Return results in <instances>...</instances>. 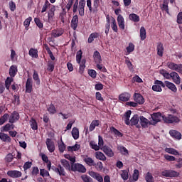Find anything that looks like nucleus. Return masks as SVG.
<instances>
[{
  "label": "nucleus",
  "mask_w": 182,
  "mask_h": 182,
  "mask_svg": "<svg viewBox=\"0 0 182 182\" xmlns=\"http://www.w3.org/2000/svg\"><path fill=\"white\" fill-rule=\"evenodd\" d=\"M73 6V13L75 14L77 11H78V14L80 16L82 17L85 15L84 8L85 7V0H68L67 2V5H65V9L67 11H70L71 7Z\"/></svg>",
  "instance_id": "obj_1"
},
{
  "label": "nucleus",
  "mask_w": 182,
  "mask_h": 182,
  "mask_svg": "<svg viewBox=\"0 0 182 182\" xmlns=\"http://www.w3.org/2000/svg\"><path fill=\"white\" fill-rule=\"evenodd\" d=\"M130 115H132V111L130 110L124 113V123L126 125L132 127L136 126V128L140 129V125L139 124V122H140V117H139L138 114H134V116L130 119Z\"/></svg>",
  "instance_id": "obj_2"
},
{
  "label": "nucleus",
  "mask_w": 182,
  "mask_h": 182,
  "mask_svg": "<svg viewBox=\"0 0 182 182\" xmlns=\"http://www.w3.org/2000/svg\"><path fill=\"white\" fill-rule=\"evenodd\" d=\"M117 24H116V20L112 17L110 19L109 15L106 16V24L105 25V33L106 36L109 33V29L112 28L113 32L117 33Z\"/></svg>",
  "instance_id": "obj_3"
},
{
  "label": "nucleus",
  "mask_w": 182,
  "mask_h": 182,
  "mask_svg": "<svg viewBox=\"0 0 182 182\" xmlns=\"http://www.w3.org/2000/svg\"><path fill=\"white\" fill-rule=\"evenodd\" d=\"M48 164L47 167L48 170L50 171L53 170L55 174L58 175L59 176H65V171H64V168L61 166V165H57L56 166H53L51 162H46Z\"/></svg>",
  "instance_id": "obj_4"
},
{
  "label": "nucleus",
  "mask_w": 182,
  "mask_h": 182,
  "mask_svg": "<svg viewBox=\"0 0 182 182\" xmlns=\"http://www.w3.org/2000/svg\"><path fill=\"white\" fill-rule=\"evenodd\" d=\"M162 120L168 124H176L181 122V119L177 116L173 114H167L162 116Z\"/></svg>",
  "instance_id": "obj_5"
},
{
  "label": "nucleus",
  "mask_w": 182,
  "mask_h": 182,
  "mask_svg": "<svg viewBox=\"0 0 182 182\" xmlns=\"http://www.w3.org/2000/svg\"><path fill=\"white\" fill-rule=\"evenodd\" d=\"M70 169H71V171L73 172H78L81 173H85V172H87L85 166L80 164H71Z\"/></svg>",
  "instance_id": "obj_6"
},
{
  "label": "nucleus",
  "mask_w": 182,
  "mask_h": 182,
  "mask_svg": "<svg viewBox=\"0 0 182 182\" xmlns=\"http://www.w3.org/2000/svg\"><path fill=\"white\" fill-rule=\"evenodd\" d=\"M161 175L165 178H177L179 176V172L173 170H165L161 173Z\"/></svg>",
  "instance_id": "obj_7"
},
{
  "label": "nucleus",
  "mask_w": 182,
  "mask_h": 182,
  "mask_svg": "<svg viewBox=\"0 0 182 182\" xmlns=\"http://www.w3.org/2000/svg\"><path fill=\"white\" fill-rule=\"evenodd\" d=\"M161 87L164 88V82L159 80H156L154 81V85H152L151 90L154 92H162Z\"/></svg>",
  "instance_id": "obj_8"
},
{
  "label": "nucleus",
  "mask_w": 182,
  "mask_h": 182,
  "mask_svg": "<svg viewBox=\"0 0 182 182\" xmlns=\"http://www.w3.org/2000/svg\"><path fill=\"white\" fill-rule=\"evenodd\" d=\"M139 123H140V124H139L140 125V128L143 127L144 129L148 128V125L155 126V124H156V123L152 124V121H149L147 118L143 116H140V122H139Z\"/></svg>",
  "instance_id": "obj_9"
},
{
  "label": "nucleus",
  "mask_w": 182,
  "mask_h": 182,
  "mask_svg": "<svg viewBox=\"0 0 182 182\" xmlns=\"http://www.w3.org/2000/svg\"><path fill=\"white\" fill-rule=\"evenodd\" d=\"M166 65L168 66V68L182 74V64H176L174 63L169 62Z\"/></svg>",
  "instance_id": "obj_10"
},
{
  "label": "nucleus",
  "mask_w": 182,
  "mask_h": 182,
  "mask_svg": "<svg viewBox=\"0 0 182 182\" xmlns=\"http://www.w3.org/2000/svg\"><path fill=\"white\" fill-rule=\"evenodd\" d=\"M162 114L161 112H154L151 114V120L152 122V124H155L161 122V118H162Z\"/></svg>",
  "instance_id": "obj_11"
},
{
  "label": "nucleus",
  "mask_w": 182,
  "mask_h": 182,
  "mask_svg": "<svg viewBox=\"0 0 182 182\" xmlns=\"http://www.w3.org/2000/svg\"><path fill=\"white\" fill-rule=\"evenodd\" d=\"M56 11V7L53 6L50 8V10L48 12V18H43L45 22L50 23L53 21V17H55V11Z\"/></svg>",
  "instance_id": "obj_12"
},
{
  "label": "nucleus",
  "mask_w": 182,
  "mask_h": 182,
  "mask_svg": "<svg viewBox=\"0 0 182 182\" xmlns=\"http://www.w3.org/2000/svg\"><path fill=\"white\" fill-rule=\"evenodd\" d=\"M9 119L10 124H14L19 119V114L16 111H14L11 112V114H9Z\"/></svg>",
  "instance_id": "obj_13"
},
{
  "label": "nucleus",
  "mask_w": 182,
  "mask_h": 182,
  "mask_svg": "<svg viewBox=\"0 0 182 182\" xmlns=\"http://www.w3.org/2000/svg\"><path fill=\"white\" fill-rule=\"evenodd\" d=\"M7 176L10 178H21V176H22V173L16 170L9 171H7Z\"/></svg>",
  "instance_id": "obj_14"
},
{
  "label": "nucleus",
  "mask_w": 182,
  "mask_h": 182,
  "mask_svg": "<svg viewBox=\"0 0 182 182\" xmlns=\"http://www.w3.org/2000/svg\"><path fill=\"white\" fill-rule=\"evenodd\" d=\"M46 146L50 153L55 152V142L50 139H46Z\"/></svg>",
  "instance_id": "obj_15"
},
{
  "label": "nucleus",
  "mask_w": 182,
  "mask_h": 182,
  "mask_svg": "<svg viewBox=\"0 0 182 182\" xmlns=\"http://www.w3.org/2000/svg\"><path fill=\"white\" fill-rule=\"evenodd\" d=\"M89 175L90 176H91V178L97 180V181L98 182H102L104 180V177L102 178L99 173L95 171H90Z\"/></svg>",
  "instance_id": "obj_16"
},
{
  "label": "nucleus",
  "mask_w": 182,
  "mask_h": 182,
  "mask_svg": "<svg viewBox=\"0 0 182 182\" xmlns=\"http://www.w3.org/2000/svg\"><path fill=\"white\" fill-rule=\"evenodd\" d=\"M164 87H166L168 89H169L171 91L175 93L178 91V88H176V86L175 85V84L169 81H165V82H164Z\"/></svg>",
  "instance_id": "obj_17"
},
{
  "label": "nucleus",
  "mask_w": 182,
  "mask_h": 182,
  "mask_svg": "<svg viewBox=\"0 0 182 182\" xmlns=\"http://www.w3.org/2000/svg\"><path fill=\"white\" fill-rule=\"evenodd\" d=\"M70 26L71 28H73V30H77V27L78 26V16H73V18L71 19V23L70 24Z\"/></svg>",
  "instance_id": "obj_18"
},
{
  "label": "nucleus",
  "mask_w": 182,
  "mask_h": 182,
  "mask_svg": "<svg viewBox=\"0 0 182 182\" xmlns=\"http://www.w3.org/2000/svg\"><path fill=\"white\" fill-rule=\"evenodd\" d=\"M161 75L165 77V79H171V77L173 76H178L179 75L176 72H172L171 73H168L166 72V70H162L161 71Z\"/></svg>",
  "instance_id": "obj_19"
},
{
  "label": "nucleus",
  "mask_w": 182,
  "mask_h": 182,
  "mask_svg": "<svg viewBox=\"0 0 182 182\" xmlns=\"http://www.w3.org/2000/svg\"><path fill=\"white\" fill-rule=\"evenodd\" d=\"M63 33H64V30L63 28H55L52 31V37L57 38L61 36Z\"/></svg>",
  "instance_id": "obj_20"
},
{
  "label": "nucleus",
  "mask_w": 182,
  "mask_h": 182,
  "mask_svg": "<svg viewBox=\"0 0 182 182\" xmlns=\"http://www.w3.org/2000/svg\"><path fill=\"white\" fill-rule=\"evenodd\" d=\"M102 151L103 153H105V155H106V156L107 157H113L114 156V153L113 151H112V149H110V147L107 146V145H105V146H103L102 149Z\"/></svg>",
  "instance_id": "obj_21"
},
{
  "label": "nucleus",
  "mask_w": 182,
  "mask_h": 182,
  "mask_svg": "<svg viewBox=\"0 0 182 182\" xmlns=\"http://www.w3.org/2000/svg\"><path fill=\"white\" fill-rule=\"evenodd\" d=\"M169 135H171V136H172V138L178 139V140H181L182 139V134H181V132L176 131V130H170L169 131Z\"/></svg>",
  "instance_id": "obj_22"
},
{
  "label": "nucleus",
  "mask_w": 182,
  "mask_h": 182,
  "mask_svg": "<svg viewBox=\"0 0 182 182\" xmlns=\"http://www.w3.org/2000/svg\"><path fill=\"white\" fill-rule=\"evenodd\" d=\"M131 95L129 92H123L119 95V100L120 102H129Z\"/></svg>",
  "instance_id": "obj_23"
},
{
  "label": "nucleus",
  "mask_w": 182,
  "mask_h": 182,
  "mask_svg": "<svg viewBox=\"0 0 182 182\" xmlns=\"http://www.w3.org/2000/svg\"><path fill=\"white\" fill-rule=\"evenodd\" d=\"M25 92H32V78H28L26 80V83L25 84Z\"/></svg>",
  "instance_id": "obj_24"
},
{
  "label": "nucleus",
  "mask_w": 182,
  "mask_h": 182,
  "mask_svg": "<svg viewBox=\"0 0 182 182\" xmlns=\"http://www.w3.org/2000/svg\"><path fill=\"white\" fill-rule=\"evenodd\" d=\"M156 55L161 58L164 55V46L162 43H156Z\"/></svg>",
  "instance_id": "obj_25"
},
{
  "label": "nucleus",
  "mask_w": 182,
  "mask_h": 182,
  "mask_svg": "<svg viewBox=\"0 0 182 182\" xmlns=\"http://www.w3.org/2000/svg\"><path fill=\"white\" fill-rule=\"evenodd\" d=\"M134 102L139 105H144V98L143 97V95L139 93L134 94Z\"/></svg>",
  "instance_id": "obj_26"
},
{
  "label": "nucleus",
  "mask_w": 182,
  "mask_h": 182,
  "mask_svg": "<svg viewBox=\"0 0 182 182\" xmlns=\"http://www.w3.org/2000/svg\"><path fill=\"white\" fill-rule=\"evenodd\" d=\"M117 26L120 29L124 30V18L122 15L117 16Z\"/></svg>",
  "instance_id": "obj_27"
},
{
  "label": "nucleus",
  "mask_w": 182,
  "mask_h": 182,
  "mask_svg": "<svg viewBox=\"0 0 182 182\" xmlns=\"http://www.w3.org/2000/svg\"><path fill=\"white\" fill-rule=\"evenodd\" d=\"M90 147H91L92 149L97 151H100V149H102L105 146H100V144H97L95 141H90Z\"/></svg>",
  "instance_id": "obj_28"
},
{
  "label": "nucleus",
  "mask_w": 182,
  "mask_h": 182,
  "mask_svg": "<svg viewBox=\"0 0 182 182\" xmlns=\"http://www.w3.org/2000/svg\"><path fill=\"white\" fill-rule=\"evenodd\" d=\"M16 73H18V68L16 65H11L9 70L10 77H15V75H16Z\"/></svg>",
  "instance_id": "obj_29"
},
{
  "label": "nucleus",
  "mask_w": 182,
  "mask_h": 182,
  "mask_svg": "<svg viewBox=\"0 0 182 182\" xmlns=\"http://www.w3.org/2000/svg\"><path fill=\"white\" fill-rule=\"evenodd\" d=\"M32 78L33 79V81H35V83L36 84V85L38 86L41 85V80L39 79V75L38 74V72H36V70H33Z\"/></svg>",
  "instance_id": "obj_30"
},
{
  "label": "nucleus",
  "mask_w": 182,
  "mask_h": 182,
  "mask_svg": "<svg viewBox=\"0 0 182 182\" xmlns=\"http://www.w3.org/2000/svg\"><path fill=\"white\" fill-rule=\"evenodd\" d=\"M100 37V33H92L90 35V37H88V43H92L94 42L95 39L98 38Z\"/></svg>",
  "instance_id": "obj_31"
},
{
  "label": "nucleus",
  "mask_w": 182,
  "mask_h": 182,
  "mask_svg": "<svg viewBox=\"0 0 182 182\" xmlns=\"http://www.w3.org/2000/svg\"><path fill=\"white\" fill-rule=\"evenodd\" d=\"M129 19L133 22L137 23L140 21V16L136 14H130V15H129Z\"/></svg>",
  "instance_id": "obj_32"
},
{
  "label": "nucleus",
  "mask_w": 182,
  "mask_h": 182,
  "mask_svg": "<svg viewBox=\"0 0 182 182\" xmlns=\"http://www.w3.org/2000/svg\"><path fill=\"white\" fill-rule=\"evenodd\" d=\"M71 135L73 136L74 140L78 139V138L80 137V132L78 131V129L76 127L73 128V130L71 131Z\"/></svg>",
  "instance_id": "obj_33"
},
{
  "label": "nucleus",
  "mask_w": 182,
  "mask_h": 182,
  "mask_svg": "<svg viewBox=\"0 0 182 182\" xmlns=\"http://www.w3.org/2000/svg\"><path fill=\"white\" fill-rule=\"evenodd\" d=\"M165 152L171 154L173 156L179 155V152L173 148H165Z\"/></svg>",
  "instance_id": "obj_34"
},
{
  "label": "nucleus",
  "mask_w": 182,
  "mask_h": 182,
  "mask_svg": "<svg viewBox=\"0 0 182 182\" xmlns=\"http://www.w3.org/2000/svg\"><path fill=\"white\" fill-rule=\"evenodd\" d=\"M0 139L4 142H11V137L3 132H0Z\"/></svg>",
  "instance_id": "obj_35"
},
{
  "label": "nucleus",
  "mask_w": 182,
  "mask_h": 182,
  "mask_svg": "<svg viewBox=\"0 0 182 182\" xmlns=\"http://www.w3.org/2000/svg\"><path fill=\"white\" fill-rule=\"evenodd\" d=\"M43 48H45V50H46V52H48L50 60H55V55H53V53H52V50H50V48H49L48 44H43Z\"/></svg>",
  "instance_id": "obj_36"
},
{
  "label": "nucleus",
  "mask_w": 182,
  "mask_h": 182,
  "mask_svg": "<svg viewBox=\"0 0 182 182\" xmlns=\"http://www.w3.org/2000/svg\"><path fill=\"white\" fill-rule=\"evenodd\" d=\"M117 150H119V151H120V154H122V155L123 156L129 155V150H127V149H126V147L123 146H117Z\"/></svg>",
  "instance_id": "obj_37"
},
{
  "label": "nucleus",
  "mask_w": 182,
  "mask_h": 182,
  "mask_svg": "<svg viewBox=\"0 0 182 182\" xmlns=\"http://www.w3.org/2000/svg\"><path fill=\"white\" fill-rule=\"evenodd\" d=\"M94 61H95V63L97 64L102 63V58H100V53L99 51L94 52Z\"/></svg>",
  "instance_id": "obj_38"
},
{
  "label": "nucleus",
  "mask_w": 182,
  "mask_h": 182,
  "mask_svg": "<svg viewBox=\"0 0 182 182\" xmlns=\"http://www.w3.org/2000/svg\"><path fill=\"white\" fill-rule=\"evenodd\" d=\"M100 127V120H94L90 124V132H92L95 129V127Z\"/></svg>",
  "instance_id": "obj_39"
},
{
  "label": "nucleus",
  "mask_w": 182,
  "mask_h": 182,
  "mask_svg": "<svg viewBox=\"0 0 182 182\" xmlns=\"http://www.w3.org/2000/svg\"><path fill=\"white\" fill-rule=\"evenodd\" d=\"M84 162L87 164V165L90 166H95V161L92 159V158H90L88 156L84 158Z\"/></svg>",
  "instance_id": "obj_40"
},
{
  "label": "nucleus",
  "mask_w": 182,
  "mask_h": 182,
  "mask_svg": "<svg viewBox=\"0 0 182 182\" xmlns=\"http://www.w3.org/2000/svg\"><path fill=\"white\" fill-rule=\"evenodd\" d=\"M109 130H110V132H112V133H113V134L116 135L117 137L123 136V134H122V132H120L119 130H117L114 127H110Z\"/></svg>",
  "instance_id": "obj_41"
},
{
  "label": "nucleus",
  "mask_w": 182,
  "mask_h": 182,
  "mask_svg": "<svg viewBox=\"0 0 182 182\" xmlns=\"http://www.w3.org/2000/svg\"><path fill=\"white\" fill-rule=\"evenodd\" d=\"M48 112L50 114H55L56 112H58V110H56L55 105L50 104V105H49V107H48Z\"/></svg>",
  "instance_id": "obj_42"
},
{
  "label": "nucleus",
  "mask_w": 182,
  "mask_h": 182,
  "mask_svg": "<svg viewBox=\"0 0 182 182\" xmlns=\"http://www.w3.org/2000/svg\"><path fill=\"white\" fill-rule=\"evenodd\" d=\"M41 172V170L37 166L32 167V170L31 171V176L36 177L37 176L39 173Z\"/></svg>",
  "instance_id": "obj_43"
},
{
  "label": "nucleus",
  "mask_w": 182,
  "mask_h": 182,
  "mask_svg": "<svg viewBox=\"0 0 182 182\" xmlns=\"http://www.w3.org/2000/svg\"><path fill=\"white\" fill-rule=\"evenodd\" d=\"M95 158H97V159L102 161H106V156H105L103 153H102L100 151H97V153H95Z\"/></svg>",
  "instance_id": "obj_44"
},
{
  "label": "nucleus",
  "mask_w": 182,
  "mask_h": 182,
  "mask_svg": "<svg viewBox=\"0 0 182 182\" xmlns=\"http://www.w3.org/2000/svg\"><path fill=\"white\" fill-rule=\"evenodd\" d=\"M30 125H31V129H32V130L36 131L38 130V123L36 122V120H35V119H31L30 121Z\"/></svg>",
  "instance_id": "obj_45"
},
{
  "label": "nucleus",
  "mask_w": 182,
  "mask_h": 182,
  "mask_svg": "<svg viewBox=\"0 0 182 182\" xmlns=\"http://www.w3.org/2000/svg\"><path fill=\"white\" fill-rule=\"evenodd\" d=\"M80 144H75L73 146H68L67 151L70 152L77 151L78 150H80Z\"/></svg>",
  "instance_id": "obj_46"
},
{
  "label": "nucleus",
  "mask_w": 182,
  "mask_h": 182,
  "mask_svg": "<svg viewBox=\"0 0 182 182\" xmlns=\"http://www.w3.org/2000/svg\"><path fill=\"white\" fill-rule=\"evenodd\" d=\"M60 164H61V165H63V167H64V168H65V170H70V167H71V166H70V164L68 163V161H67V160H65V159L60 160Z\"/></svg>",
  "instance_id": "obj_47"
},
{
  "label": "nucleus",
  "mask_w": 182,
  "mask_h": 182,
  "mask_svg": "<svg viewBox=\"0 0 182 182\" xmlns=\"http://www.w3.org/2000/svg\"><path fill=\"white\" fill-rule=\"evenodd\" d=\"M12 82H14V78H12L11 77H7V79H6L5 85H6V89L7 90H10V86Z\"/></svg>",
  "instance_id": "obj_48"
},
{
  "label": "nucleus",
  "mask_w": 182,
  "mask_h": 182,
  "mask_svg": "<svg viewBox=\"0 0 182 182\" xmlns=\"http://www.w3.org/2000/svg\"><path fill=\"white\" fill-rule=\"evenodd\" d=\"M55 70V62L52 60L48 61V71L53 73Z\"/></svg>",
  "instance_id": "obj_49"
},
{
  "label": "nucleus",
  "mask_w": 182,
  "mask_h": 182,
  "mask_svg": "<svg viewBox=\"0 0 182 182\" xmlns=\"http://www.w3.org/2000/svg\"><path fill=\"white\" fill-rule=\"evenodd\" d=\"M65 150V144L63 142V140L60 139V142H58V151L60 154H63Z\"/></svg>",
  "instance_id": "obj_50"
},
{
  "label": "nucleus",
  "mask_w": 182,
  "mask_h": 182,
  "mask_svg": "<svg viewBox=\"0 0 182 182\" xmlns=\"http://www.w3.org/2000/svg\"><path fill=\"white\" fill-rule=\"evenodd\" d=\"M82 56V51L80 50L77 52V55H75V60L77 61V63L78 64L82 63V60H81Z\"/></svg>",
  "instance_id": "obj_51"
},
{
  "label": "nucleus",
  "mask_w": 182,
  "mask_h": 182,
  "mask_svg": "<svg viewBox=\"0 0 182 182\" xmlns=\"http://www.w3.org/2000/svg\"><path fill=\"white\" fill-rule=\"evenodd\" d=\"M120 176L122 177V179H123V181H127V179H129V171L122 170Z\"/></svg>",
  "instance_id": "obj_52"
},
{
  "label": "nucleus",
  "mask_w": 182,
  "mask_h": 182,
  "mask_svg": "<svg viewBox=\"0 0 182 182\" xmlns=\"http://www.w3.org/2000/svg\"><path fill=\"white\" fill-rule=\"evenodd\" d=\"M147 36H146V28L144 27H141L140 28V38L141 41L146 40Z\"/></svg>",
  "instance_id": "obj_53"
},
{
  "label": "nucleus",
  "mask_w": 182,
  "mask_h": 182,
  "mask_svg": "<svg viewBox=\"0 0 182 182\" xmlns=\"http://www.w3.org/2000/svg\"><path fill=\"white\" fill-rule=\"evenodd\" d=\"M7 120H9V114H4L0 118V126H2L7 122Z\"/></svg>",
  "instance_id": "obj_54"
},
{
  "label": "nucleus",
  "mask_w": 182,
  "mask_h": 182,
  "mask_svg": "<svg viewBox=\"0 0 182 182\" xmlns=\"http://www.w3.org/2000/svg\"><path fill=\"white\" fill-rule=\"evenodd\" d=\"M31 21H32V17H28L26 19H25V21H23V26L25 27V30H28Z\"/></svg>",
  "instance_id": "obj_55"
},
{
  "label": "nucleus",
  "mask_w": 182,
  "mask_h": 182,
  "mask_svg": "<svg viewBox=\"0 0 182 182\" xmlns=\"http://www.w3.org/2000/svg\"><path fill=\"white\" fill-rule=\"evenodd\" d=\"M81 180L83 182H94L92 178L85 174L81 176Z\"/></svg>",
  "instance_id": "obj_56"
},
{
  "label": "nucleus",
  "mask_w": 182,
  "mask_h": 182,
  "mask_svg": "<svg viewBox=\"0 0 182 182\" xmlns=\"http://www.w3.org/2000/svg\"><path fill=\"white\" fill-rule=\"evenodd\" d=\"M29 56L33 58H38V50L33 48L29 50Z\"/></svg>",
  "instance_id": "obj_57"
},
{
  "label": "nucleus",
  "mask_w": 182,
  "mask_h": 182,
  "mask_svg": "<svg viewBox=\"0 0 182 182\" xmlns=\"http://www.w3.org/2000/svg\"><path fill=\"white\" fill-rule=\"evenodd\" d=\"M171 79L173 81V83L179 85H181V77L178 75H173V77H171Z\"/></svg>",
  "instance_id": "obj_58"
},
{
  "label": "nucleus",
  "mask_w": 182,
  "mask_h": 182,
  "mask_svg": "<svg viewBox=\"0 0 182 182\" xmlns=\"http://www.w3.org/2000/svg\"><path fill=\"white\" fill-rule=\"evenodd\" d=\"M78 64H80V68H79L80 74L84 73V70L85 69V60L82 59V62Z\"/></svg>",
  "instance_id": "obj_59"
},
{
  "label": "nucleus",
  "mask_w": 182,
  "mask_h": 182,
  "mask_svg": "<svg viewBox=\"0 0 182 182\" xmlns=\"http://www.w3.org/2000/svg\"><path fill=\"white\" fill-rule=\"evenodd\" d=\"M14 129L13 127H10V124H7L3 127H1V132H10L11 130Z\"/></svg>",
  "instance_id": "obj_60"
},
{
  "label": "nucleus",
  "mask_w": 182,
  "mask_h": 182,
  "mask_svg": "<svg viewBox=\"0 0 182 182\" xmlns=\"http://www.w3.org/2000/svg\"><path fill=\"white\" fill-rule=\"evenodd\" d=\"M38 175H41V176L43 178L50 176L49 171H46V169H41V171L39 172Z\"/></svg>",
  "instance_id": "obj_61"
},
{
  "label": "nucleus",
  "mask_w": 182,
  "mask_h": 182,
  "mask_svg": "<svg viewBox=\"0 0 182 182\" xmlns=\"http://www.w3.org/2000/svg\"><path fill=\"white\" fill-rule=\"evenodd\" d=\"M161 9L166 12V14H169V9H168L167 0H164V4H162V7L161 8Z\"/></svg>",
  "instance_id": "obj_62"
},
{
  "label": "nucleus",
  "mask_w": 182,
  "mask_h": 182,
  "mask_svg": "<svg viewBox=\"0 0 182 182\" xmlns=\"http://www.w3.org/2000/svg\"><path fill=\"white\" fill-rule=\"evenodd\" d=\"M34 21H35V23L36 24V26H38L39 29H42L43 28V23H42V21H41L39 18H35Z\"/></svg>",
  "instance_id": "obj_63"
},
{
  "label": "nucleus",
  "mask_w": 182,
  "mask_h": 182,
  "mask_svg": "<svg viewBox=\"0 0 182 182\" xmlns=\"http://www.w3.org/2000/svg\"><path fill=\"white\" fill-rule=\"evenodd\" d=\"M15 157H14V155H12V154L9 153L6 156V158L4 159V160L6 161V162L7 163H11L12 161V160H14Z\"/></svg>",
  "instance_id": "obj_64"
}]
</instances>
